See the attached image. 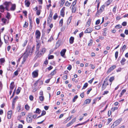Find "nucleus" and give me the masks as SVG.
<instances>
[{
    "label": "nucleus",
    "mask_w": 128,
    "mask_h": 128,
    "mask_svg": "<svg viewBox=\"0 0 128 128\" xmlns=\"http://www.w3.org/2000/svg\"><path fill=\"white\" fill-rule=\"evenodd\" d=\"M78 96L76 95L75 96L74 98L72 100V102H74L76 99L78 98Z\"/></svg>",
    "instance_id": "obj_37"
},
{
    "label": "nucleus",
    "mask_w": 128,
    "mask_h": 128,
    "mask_svg": "<svg viewBox=\"0 0 128 128\" xmlns=\"http://www.w3.org/2000/svg\"><path fill=\"white\" fill-rule=\"evenodd\" d=\"M12 111L11 110L8 111V112L7 116L8 119H10L11 117Z\"/></svg>",
    "instance_id": "obj_17"
},
{
    "label": "nucleus",
    "mask_w": 128,
    "mask_h": 128,
    "mask_svg": "<svg viewBox=\"0 0 128 128\" xmlns=\"http://www.w3.org/2000/svg\"><path fill=\"white\" fill-rule=\"evenodd\" d=\"M30 49L29 47H27L26 50L24 52L23 56H24V58L26 59L28 58L29 54L30 52Z\"/></svg>",
    "instance_id": "obj_1"
},
{
    "label": "nucleus",
    "mask_w": 128,
    "mask_h": 128,
    "mask_svg": "<svg viewBox=\"0 0 128 128\" xmlns=\"http://www.w3.org/2000/svg\"><path fill=\"white\" fill-rule=\"evenodd\" d=\"M92 31V30L91 28H88L84 32L85 33H90Z\"/></svg>",
    "instance_id": "obj_13"
},
{
    "label": "nucleus",
    "mask_w": 128,
    "mask_h": 128,
    "mask_svg": "<svg viewBox=\"0 0 128 128\" xmlns=\"http://www.w3.org/2000/svg\"><path fill=\"white\" fill-rule=\"evenodd\" d=\"M11 7L10 9V10L14 11L15 10L16 8V5L15 4H12Z\"/></svg>",
    "instance_id": "obj_10"
},
{
    "label": "nucleus",
    "mask_w": 128,
    "mask_h": 128,
    "mask_svg": "<svg viewBox=\"0 0 128 128\" xmlns=\"http://www.w3.org/2000/svg\"><path fill=\"white\" fill-rule=\"evenodd\" d=\"M53 37L51 36L50 39L48 40V42H51L53 40Z\"/></svg>",
    "instance_id": "obj_63"
},
{
    "label": "nucleus",
    "mask_w": 128,
    "mask_h": 128,
    "mask_svg": "<svg viewBox=\"0 0 128 128\" xmlns=\"http://www.w3.org/2000/svg\"><path fill=\"white\" fill-rule=\"evenodd\" d=\"M72 68V66L71 65H69L67 67V69L69 70H70Z\"/></svg>",
    "instance_id": "obj_56"
},
{
    "label": "nucleus",
    "mask_w": 128,
    "mask_h": 128,
    "mask_svg": "<svg viewBox=\"0 0 128 128\" xmlns=\"http://www.w3.org/2000/svg\"><path fill=\"white\" fill-rule=\"evenodd\" d=\"M46 49L44 48H42L41 50V52L42 53H39V54H38V52L37 54L38 56H40L42 54H43L46 52Z\"/></svg>",
    "instance_id": "obj_9"
},
{
    "label": "nucleus",
    "mask_w": 128,
    "mask_h": 128,
    "mask_svg": "<svg viewBox=\"0 0 128 128\" xmlns=\"http://www.w3.org/2000/svg\"><path fill=\"white\" fill-rule=\"evenodd\" d=\"M126 89H123V90L120 93V94H121V96H122L126 92Z\"/></svg>",
    "instance_id": "obj_42"
},
{
    "label": "nucleus",
    "mask_w": 128,
    "mask_h": 128,
    "mask_svg": "<svg viewBox=\"0 0 128 128\" xmlns=\"http://www.w3.org/2000/svg\"><path fill=\"white\" fill-rule=\"evenodd\" d=\"M31 116L29 114L26 117V121L28 123H31L32 121V119L31 118Z\"/></svg>",
    "instance_id": "obj_5"
},
{
    "label": "nucleus",
    "mask_w": 128,
    "mask_h": 128,
    "mask_svg": "<svg viewBox=\"0 0 128 128\" xmlns=\"http://www.w3.org/2000/svg\"><path fill=\"white\" fill-rule=\"evenodd\" d=\"M56 71L55 70H54L50 74L51 75H53L55 74H56Z\"/></svg>",
    "instance_id": "obj_48"
},
{
    "label": "nucleus",
    "mask_w": 128,
    "mask_h": 128,
    "mask_svg": "<svg viewBox=\"0 0 128 128\" xmlns=\"http://www.w3.org/2000/svg\"><path fill=\"white\" fill-rule=\"evenodd\" d=\"M4 38L5 43L6 44L8 43L9 38V36H4Z\"/></svg>",
    "instance_id": "obj_11"
},
{
    "label": "nucleus",
    "mask_w": 128,
    "mask_h": 128,
    "mask_svg": "<svg viewBox=\"0 0 128 128\" xmlns=\"http://www.w3.org/2000/svg\"><path fill=\"white\" fill-rule=\"evenodd\" d=\"M54 58V56L53 55H50L49 56L48 58V59H52Z\"/></svg>",
    "instance_id": "obj_57"
},
{
    "label": "nucleus",
    "mask_w": 128,
    "mask_h": 128,
    "mask_svg": "<svg viewBox=\"0 0 128 128\" xmlns=\"http://www.w3.org/2000/svg\"><path fill=\"white\" fill-rule=\"evenodd\" d=\"M5 8L2 5L0 6V11L1 12H3L4 11Z\"/></svg>",
    "instance_id": "obj_21"
},
{
    "label": "nucleus",
    "mask_w": 128,
    "mask_h": 128,
    "mask_svg": "<svg viewBox=\"0 0 128 128\" xmlns=\"http://www.w3.org/2000/svg\"><path fill=\"white\" fill-rule=\"evenodd\" d=\"M90 19H89L86 22V26L87 27H88L90 25Z\"/></svg>",
    "instance_id": "obj_24"
},
{
    "label": "nucleus",
    "mask_w": 128,
    "mask_h": 128,
    "mask_svg": "<svg viewBox=\"0 0 128 128\" xmlns=\"http://www.w3.org/2000/svg\"><path fill=\"white\" fill-rule=\"evenodd\" d=\"M118 109V108L117 107H115L114 108H112L111 109V110L112 111L114 112L115 110H117Z\"/></svg>",
    "instance_id": "obj_43"
},
{
    "label": "nucleus",
    "mask_w": 128,
    "mask_h": 128,
    "mask_svg": "<svg viewBox=\"0 0 128 128\" xmlns=\"http://www.w3.org/2000/svg\"><path fill=\"white\" fill-rule=\"evenodd\" d=\"M118 52L116 51L115 53V57L116 59L118 58Z\"/></svg>",
    "instance_id": "obj_53"
},
{
    "label": "nucleus",
    "mask_w": 128,
    "mask_h": 128,
    "mask_svg": "<svg viewBox=\"0 0 128 128\" xmlns=\"http://www.w3.org/2000/svg\"><path fill=\"white\" fill-rule=\"evenodd\" d=\"M126 61V59L124 58H122V60L120 61V62L121 64L123 65L124 64V62Z\"/></svg>",
    "instance_id": "obj_22"
},
{
    "label": "nucleus",
    "mask_w": 128,
    "mask_h": 128,
    "mask_svg": "<svg viewBox=\"0 0 128 128\" xmlns=\"http://www.w3.org/2000/svg\"><path fill=\"white\" fill-rule=\"evenodd\" d=\"M18 97L17 96H16L13 99L12 101V105L15 103L16 100L18 99Z\"/></svg>",
    "instance_id": "obj_28"
},
{
    "label": "nucleus",
    "mask_w": 128,
    "mask_h": 128,
    "mask_svg": "<svg viewBox=\"0 0 128 128\" xmlns=\"http://www.w3.org/2000/svg\"><path fill=\"white\" fill-rule=\"evenodd\" d=\"M29 99L31 101H32L33 100L34 97L32 95H30L29 96Z\"/></svg>",
    "instance_id": "obj_54"
},
{
    "label": "nucleus",
    "mask_w": 128,
    "mask_h": 128,
    "mask_svg": "<svg viewBox=\"0 0 128 128\" xmlns=\"http://www.w3.org/2000/svg\"><path fill=\"white\" fill-rule=\"evenodd\" d=\"M32 77L35 78L37 77L38 75V72L37 71H35L33 72L32 73Z\"/></svg>",
    "instance_id": "obj_8"
},
{
    "label": "nucleus",
    "mask_w": 128,
    "mask_h": 128,
    "mask_svg": "<svg viewBox=\"0 0 128 128\" xmlns=\"http://www.w3.org/2000/svg\"><path fill=\"white\" fill-rule=\"evenodd\" d=\"M40 13V10H37L36 11V14L38 16H39Z\"/></svg>",
    "instance_id": "obj_52"
},
{
    "label": "nucleus",
    "mask_w": 128,
    "mask_h": 128,
    "mask_svg": "<svg viewBox=\"0 0 128 128\" xmlns=\"http://www.w3.org/2000/svg\"><path fill=\"white\" fill-rule=\"evenodd\" d=\"M36 42L38 43L36 45V52H38V54H39V50L40 46V44L38 42V41L37 40H36Z\"/></svg>",
    "instance_id": "obj_6"
},
{
    "label": "nucleus",
    "mask_w": 128,
    "mask_h": 128,
    "mask_svg": "<svg viewBox=\"0 0 128 128\" xmlns=\"http://www.w3.org/2000/svg\"><path fill=\"white\" fill-rule=\"evenodd\" d=\"M39 99L40 101L42 102L44 99V97L43 96H40L39 97Z\"/></svg>",
    "instance_id": "obj_35"
},
{
    "label": "nucleus",
    "mask_w": 128,
    "mask_h": 128,
    "mask_svg": "<svg viewBox=\"0 0 128 128\" xmlns=\"http://www.w3.org/2000/svg\"><path fill=\"white\" fill-rule=\"evenodd\" d=\"M36 36V38L37 39H40V31L37 30L35 34Z\"/></svg>",
    "instance_id": "obj_4"
},
{
    "label": "nucleus",
    "mask_w": 128,
    "mask_h": 128,
    "mask_svg": "<svg viewBox=\"0 0 128 128\" xmlns=\"http://www.w3.org/2000/svg\"><path fill=\"white\" fill-rule=\"evenodd\" d=\"M46 114V112L44 110H43L42 111L41 114V116H43L44 115Z\"/></svg>",
    "instance_id": "obj_60"
},
{
    "label": "nucleus",
    "mask_w": 128,
    "mask_h": 128,
    "mask_svg": "<svg viewBox=\"0 0 128 128\" xmlns=\"http://www.w3.org/2000/svg\"><path fill=\"white\" fill-rule=\"evenodd\" d=\"M65 10L64 8V7L62 8L60 10V15L64 17V11Z\"/></svg>",
    "instance_id": "obj_18"
},
{
    "label": "nucleus",
    "mask_w": 128,
    "mask_h": 128,
    "mask_svg": "<svg viewBox=\"0 0 128 128\" xmlns=\"http://www.w3.org/2000/svg\"><path fill=\"white\" fill-rule=\"evenodd\" d=\"M84 34V33L83 32H82L81 33L79 34V37L80 38H81L82 36Z\"/></svg>",
    "instance_id": "obj_64"
},
{
    "label": "nucleus",
    "mask_w": 128,
    "mask_h": 128,
    "mask_svg": "<svg viewBox=\"0 0 128 128\" xmlns=\"http://www.w3.org/2000/svg\"><path fill=\"white\" fill-rule=\"evenodd\" d=\"M104 8V5H102L100 7V8L99 10H98V9L97 10L98 11L96 14V16H98L103 11Z\"/></svg>",
    "instance_id": "obj_2"
},
{
    "label": "nucleus",
    "mask_w": 128,
    "mask_h": 128,
    "mask_svg": "<svg viewBox=\"0 0 128 128\" xmlns=\"http://www.w3.org/2000/svg\"><path fill=\"white\" fill-rule=\"evenodd\" d=\"M74 38L73 37H71L70 39V42L71 44H72L74 42Z\"/></svg>",
    "instance_id": "obj_27"
},
{
    "label": "nucleus",
    "mask_w": 128,
    "mask_h": 128,
    "mask_svg": "<svg viewBox=\"0 0 128 128\" xmlns=\"http://www.w3.org/2000/svg\"><path fill=\"white\" fill-rule=\"evenodd\" d=\"M25 108L27 110H28L30 108V107L28 105H26L25 106Z\"/></svg>",
    "instance_id": "obj_46"
},
{
    "label": "nucleus",
    "mask_w": 128,
    "mask_h": 128,
    "mask_svg": "<svg viewBox=\"0 0 128 128\" xmlns=\"http://www.w3.org/2000/svg\"><path fill=\"white\" fill-rule=\"evenodd\" d=\"M72 12H75L76 10V8L74 6H72Z\"/></svg>",
    "instance_id": "obj_45"
},
{
    "label": "nucleus",
    "mask_w": 128,
    "mask_h": 128,
    "mask_svg": "<svg viewBox=\"0 0 128 128\" xmlns=\"http://www.w3.org/2000/svg\"><path fill=\"white\" fill-rule=\"evenodd\" d=\"M28 23L26 22H25V23L24 26L23 27L24 28H27L28 26Z\"/></svg>",
    "instance_id": "obj_47"
},
{
    "label": "nucleus",
    "mask_w": 128,
    "mask_h": 128,
    "mask_svg": "<svg viewBox=\"0 0 128 128\" xmlns=\"http://www.w3.org/2000/svg\"><path fill=\"white\" fill-rule=\"evenodd\" d=\"M116 68V66L115 65H114L111 66L107 71V72L108 73L110 72L112 70H113Z\"/></svg>",
    "instance_id": "obj_12"
},
{
    "label": "nucleus",
    "mask_w": 128,
    "mask_h": 128,
    "mask_svg": "<svg viewBox=\"0 0 128 128\" xmlns=\"http://www.w3.org/2000/svg\"><path fill=\"white\" fill-rule=\"evenodd\" d=\"M1 20L2 22L4 24H6V22L7 21V20L6 18H3Z\"/></svg>",
    "instance_id": "obj_30"
},
{
    "label": "nucleus",
    "mask_w": 128,
    "mask_h": 128,
    "mask_svg": "<svg viewBox=\"0 0 128 128\" xmlns=\"http://www.w3.org/2000/svg\"><path fill=\"white\" fill-rule=\"evenodd\" d=\"M71 4V3H70L68 2V1H67L65 3V5L68 7H69L70 4Z\"/></svg>",
    "instance_id": "obj_36"
},
{
    "label": "nucleus",
    "mask_w": 128,
    "mask_h": 128,
    "mask_svg": "<svg viewBox=\"0 0 128 128\" xmlns=\"http://www.w3.org/2000/svg\"><path fill=\"white\" fill-rule=\"evenodd\" d=\"M11 4H12V3L10 2H6L4 3L5 8L7 11L10 10L9 8L10 5Z\"/></svg>",
    "instance_id": "obj_3"
},
{
    "label": "nucleus",
    "mask_w": 128,
    "mask_h": 128,
    "mask_svg": "<svg viewBox=\"0 0 128 128\" xmlns=\"http://www.w3.org/2000/svg\"><path fill=\"white\" fill-rule=\"evenodd\" d=\"M88 85V84L87 83H86L84 85L83 87L82 88V89H84L87 87Z\"/></svg>",
    "instance_id": "obj_39"
},
{
    "label": "nucleus",
    "mask_w": 128,
    "mask_h": 128,
    "mask_svg": "<svg viewBox=\"0 0 128 128\" xmlns=\"http://www.w3.org/2000/svg\"><path fill=\"white\" fill-rule=\"evenodd\" d=\"M53 14V13L52 11L50 12V13L49 16V17L50 18L52 19V16Z\"/></svg>",
    "instance_id": "obj_44"
},
{
    "label": "nucleus",
    "mask_w": 128,
    "mask_h": 128,
    "mask_svg": "<svg viewBox=\"0 0 128 128\" xmlns=\"http://www.w3.org/2000/svg\"><path fill=\"white\" fill-rule=\"evenodd\" d=\"M72 16H70L68 20V22H67V24H69L71 22V20H72Z\"/></svg>",
    "instance_id": "obj_32"
},
{
    "label": "nucleus",
    "mask_w": 128,
    "mask_h": 128,
    "mask_svg": "<svg viewBox=\"0 0 128 128\" xmlns=\"http://www.w3.org/2000/svg\"><path fill=\"white\" fill-rule=\"evenodd\" d=\"M25 3L26 6L27 7H29L30 4V3L28 0H26L25 1Z\"/></svg>",
    "instance_id": "obj_19"
},
{
    "label": "nucleus",
    "mask_w": 128,
    "mask_h": 128,
    "mask_svg": "<svg viewBox=\"0 0 128 128\" xmlns=\"http://www.w3.org/2000/svg\"><path fill=\"white\" fill-rule=\"evenodd\" d=\"M106 82V78L104 80L103 84H102V90H104L106 87V85L105 82Z\"/></svg>",
    "instance_id": "obj_7"
},
{
    "label": "nucleus",
    "mask_w": 128,
    "mask_h": 128,
    "mask_svg": "<svg viewBox=\"0 0 128 128\" xmlns=\"http://www.w3.org/2000/svg\"><path fill=\"white\" fill-rule=\"evenodd\" d=\"M28 40H26L23 44L22 45V46H25L26 45L27 42H28Z\"/></svg>",
    "instance_id": "obj_38"
},
{
    "label": "nucleus",
    "mask_w": 128,
    "mask_h": 128,
    "mask_svg": "<svg viewBox=\"0 0 128 128\" xmlns=\"http://www.w3.org/2000/svg\"><path fill=\"white\" fill-rule=\"evenodd\" d=\"M77 2V0H75L72 3V4L71 6H74V5L76 4Z\"/></svg>",
    "instance_id": "obj_41"
},
{
    "label": "nucleus",
    "mask_w": 128,
    "mask_h": 128,
    "mask_svg": "<svg viewBox=\"0 0 128 128\" xmlns=\"http://www.w3.org/2000/svg\"><path fill=\"white\" fill-rule=\"evenodd\" d=\"M122 27V26L120 24H118L116 26H115V28H120Z\"/></svg>",
    "instance_id": "obj_51"
},
{
    "label": "nucleus",
    "mask_w": 128,
    "mask_h": 128,
    "mask_svg": "<svg viewBox=\"0 0 128 128\" xmlns=\"http://www.w3.org/2000/svg\"><path fill=\"white\" fill-rule=\"evenodd\" d=\"M66 51V49H63L61 51L60 54L62 56L64 57Z\"/></svg>",
    "instance_id": "obj_16"
},
{
    "label": "nucleus",
    "mask_w": 128,
    "mask_h": 128,
    "mask_svg": "<svg viewBox=\"0 0 128 128\" xmlns=\"http://www.w3.org/2000/svg\"><path fill=\"white\" fill-rule=\"evenodd\" d=\"M127 22H122V25L124 26H126V25Z\"/></svg>",
    "instance_id": "obj_61"
},
{
    "label": "nucleus",
    "mask_w": 128,
    "mask_h": 128,
    "mask_svg": "<svg viewBox=\"0 0 128 128\" xmlns=\"http://www.w3.org/2000/svg\"><path fill=\"white\" fill-rule=\"evenodd\" d=\"M57 18V14L56 13L53 16V18L54 20H56Z\"/></svg>",
    "instance_id": "obj_50"
},
{
    "label": "nucleus",
    "mask_w": 128,
    "mask_h": 128,
    "mask_svg": "<svg viewBox=\"0 0 128 128\" xmlns=\"http://www.w3.org/2000/svg\"><path fill=\"white\" fill-rule=\"evenodd\" d=\"M126 45H124L120 49V51L121 52H124V51L125 50L126 48Z\"/></svg>",
    "instance_id": "obj_26"
},
{
    "label": "nucleus",
    "mask_w": 128,
    "mask_h": 128,
    "mask_svg": "<svg viewBox=\"0 0 128 128\" xmlns=\"http://www.w3.org/2000/svg\"><path fill=\"white\" fill-rule=\"evenodd\" d=\"M63 24V19H62L60 21V26L61 27L62 26Z\"/></svg>",
    "instance_id": "obj_34"
},
{
    "label": "nucleus",
    "mask_w": 128,
    "mask_h": 128,
    "mask_svg": "<svg viewBox=\"0 0 128 128\" xmlns=\"http://www.w3.org/2000/svg\"><path fill=\"white\" fill-rule=\"evenodd\" d=\"M14 87V82H12L10 84V90H12Z\"/></svg>",
    "instance_id": "obj_15"
},
{
    "label": "nucleus",
    "mask_w": 128,
    "mask_h": 128,
    "mask_svg": "<svg viewBox=\"0 0 128 128\" xmlns=\"http://www.w3.org/2000/svg\"><path fill=\"white\" fill-rule=\"evenodd\" d=\"M41 112V111L38 108H36V113H38V114H40V112Z\"/></svg>",
    "instance_id": "obj_40"
},
{
    "label": "nucleus",
    "mask_w": 128,
    "mask_h": 128,
    "mask_svg": "<svg viewBox=\"0 0 128 128\" xmlns=\"http://www.w3.org/2000/svg\"><path fill=\"white\" fill-rule=\"evenodd\" d=\"M93 42V40L92 39L90 40L89 42L88 43V46H91Z\"/></svg>",
    "instance_id": "obj_33"
},
{
    "label": "nucleus",
    "mask_w": 128,
    "mask_h": 128,
    "mask_svg": "<svg viewBox=\"0 0 128 128\" xmlns=\"http://www.w3.org/2000/svg\"><path fill=\"white\" fill-rule=\"evenodd\" d=\"M21 88L20 87H18V88L16 92V94H18L20 92L21 90Z\"/></svg>",
    "instance_id": "obj_31"
},
{
    "label": "nucleus",
    "mask_w": 128,
    "mask_h": 128,
    "mask_svg": "<svg viewBox=\"0 0 128 128\" xmlns=\"http://www.w3.org/2000/svg\"><path fill=\"white\" fill-rule=\"evenodd\" d=\"M18 71L16 70L14 72V74L15 76H17L18 74Z\"/></svg>",
    "instance_id": "obj_62"
},
{
    "label": "nucleus",
    "mask_w": 128,
    "mask_h": 128,
    "mask_svg": "<svg viewBox=\"0 0 128 128\" xmlns=\"http://www.w3.org/2000/svg\"><path fill=\"white\" fill-rule=\"evenodd\" d=\"M114 76H112L109 79V81L110 82V85L112 83V82L114 80Z\"/></svg>",
    "instance_id": "obj_25"
},
{
    "label": "nucleus",
    "mask_w": 128,
    "mask_h": 128,
    "mask_svg": "<svg viewBox=\"0 0 128 128\" xmlns=\"http://www.w3.org/2000/svg\"><path fill=\"white\" fill-rule=\"evenodd\" d=\"M91 100L89 99H88L86 100L84 102V105L87 104H88L90 103L91 101Z\"/></svg>",
    "instance_id": "obj_20"
},
{
    "label": "nucleus",
    "mask_w": 128,
    "mask_h": 128,
    "mask_svg": "<svg viewBox=\"0 0 128 128\" xmlns=\"http://www.w3.org/2000/svg\"><path fill=\"white\" fill-rule=\"evenodd\" d=\"M120 122L121 120H118L113 123V125L115 126H116L120 123Z\"/></svg>",
    "instance_id": "obj_14"
},
{
    "label": "nucleus",
    "mask_w": 128,
    "mask_h": 128,
    "mask_svg": "<svg viewBox=\"0 0 128 128\" xmlns=\"http://www.w3.org/2000/svg\"><path fill=\"white\" fill-rule=\"evenodd\" d=\"M10 16V13L9 12H7V15L6 16V17L8 19H9Z\"/></svg>",
    "instance_id": "obj_49"
},
{
    "label": "nucleus",
    "mask_w": 128,
    "mask_h": 128,
    "mask_svg": "<svg viewBox=\"0 0 128 128\" xmlns=\"http://www.w3.org/2000/svg\"><path fill=\"white\" fill-rule=\"evenodd\" d=\"M116 6H115L113 8V12H114V13L116 12Z\"/></svg>",
    "instance_id": "obj_58"
},
{
    "label": "nucleus",
    "mask_w": 128,
    "mask_h": 128,
    "mask_svg": "<svg viewBox=\"0 0 128 128\" xmlns=\"http://www.w3.org/2000/svg\"><path fill=\"white\" fill-rule=\"evenodd\" d=\"M16 46L14 45H13L12 46V50L14 51L16 49Z\"/></svg>",
    "instance_id": "obj_59"
},
{
    "label": "nucleus",
    "mask_w": 128,
    "mask_h": 128,
    "mask_svg": "<svg viewBox=\"0 0 128 128\" xmlns=\"http://www.w3.org/2000/svg\"><path fill=\"white\" fill-rule=\"evenodd\" d=\"M65 0H61L59 2V3L60 4V6H62L65 2Z\"/></svg>",
    "instance_id": "obj_29"
},
{
    "label": "nucleus",
    "mask_w": 128,
    "mask_h": 128,
    "mask_svg": "<svg viewBox=\"0 0 128 128\" xmlns=\"http://www.w3.org/2000/svg\"><path fill=\"white\" fill-rule=\"evenodd\" d=\"M21 106L20 104H18L16 107V110L18 112H20L21 109Z\"/></svg>",
    "instance_id": "obj_23"
},
{
    "label": "nucleus",
    "mask_w": 128,
    "mask_h": 128,
    "mask_svg": "<svg viewBox=\"0 0 128 128\" xmlns=\"http://www.w3.org/2000/svg\"><path fill=\"white\" fill-rule=\"evenodd\" d=\"M95 28L96 29L98 30L100 28V26H95Z\"/></svg>",
    "instance_id": "obj_55"
}]
</instances>
